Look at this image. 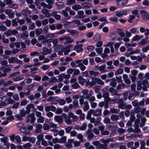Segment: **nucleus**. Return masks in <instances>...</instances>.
Listing matches in <instances>:
<instances>
[{"mask_svg":"<svg viewBox=\"0 0 149 149\" xmlns=\"http://www.w3.org/2000/svg\"><path fill=\"white\" fill-rule=\"evenodd\" d=\"M21 13L23 15L27 16L30 14V11L27 9H24L22 10Z\"/></svg>","mask_w":149,"mask_h":149,"instance_id":"nucleus-27","label":"nucleus"},{"mask_svg":"<svg viewBox=\"0 0 149 149\" xmlns=\"http://www.w3.org/2000/svg\"><path fill=\"white\" fill-rule=\"evenodd\" d=\"M51 132H53L54 135L56 136L59 135L58 130L56 129H52L50 130Z\"/></svg>","mask_w":149,"mask_h":149,"instance_id":"nucleus-50","label":"nucleus"},{"mask_svg":"<svg viewBox=\"0 0 149 149\" xmlns=\"http://www.w3.org/2000/svg\"><path fill=\"white\" fill-rule=\"evenodd\" d=\"M93 114L95 116H97L101 115V109H97L95 110L93 109Z\"/></svg>","mask_w":149,"mask_h":149,"instance_id":"nucleus-24","label":"nucleus"},{"mask_svg":"<svg viewBox=\"0 0 149 149\" xmlns=\"http://www.w3.org/2000/svg\"><path fill=\"white\" fill-rule=\"evenodd\" d=\"M43 52L42 54L43 55H46L48 54H50L52 52L51 49H48L46 47H43L42 48Z\"/></svg>","mask_w":149,"mask_h":149,"instance_id":"nucleus-14","label":"nucleus"},{"mask_svg":"<svg viewBox=\"0 0 149 149\" xmlns=\"http://www.w3.org/2000/svg\"><path fill=\"white\" fill-rule=\"evenodd\" d=\"M139 126L134 125V128L133 130L134 133H137L140 132V130L139 128Z\"/></svg>","mask_w":149,"mask_h":149,"instance_id":"nucleus-57","label":"nucleus"},{"mask_svg":"<svg viewBox=\"0 0 149 149\" xmlns=\"http://www.w3.org/2000/svg\"><path fill=\"white\" fill-rule=\"evenodd\" d=\"M56 4L57 6L59 8H61L63 6V3L59 1L56 2Z\"/></svg>","mask_w":149,"mask_h":149,"instance_id":"nucleus-44","label":"nucleus"},{"mask_svg":"<svg viewBox=\"0 0 149 149\" xmlns=\"http://www.w3.org/2000/svg\"><path fill=\"white\" fill-rule=\"evenodd\" d=\"M66 140V137L64 136H63L61 138L60 141V143H65Z\"/></svg>","mask_w":149,"mask_h":149,"instance_id":"nucleus-58","label":"nucleus"},{"mask_svg":"<svg viewBox=\"0 0 149 149\" xmlns=\"http://www.w3.org/2000/svg\"><path fill=\"white\" fill-rule=\"evenodd\" d=\"M8 66H10L9 68H4L3 70V71L4 72L3 73H6L7 72L10 71L11 70L10 68L12 67V65H8Z\"/></svg>","mask_w":149,"mask_h":149,"instance_id":"nucleus-48","label":"nucleus"},{"mask_svg":"<svg viewBox=\"0 0 149 149\" xmlns=\"http://www.w3.org/2000/svg\"><path fill=\"white\" fill-rule=\"evenodd\" d=\"M26 109L27 112V114H29L30 113L31 109H34V111H36V109L34 108V104H30L27 105Z\"/></svg>","mask_w":149,"mask_h":149,"instance_id":"nucleus-13","label":"nucleus"},{"mask_svg":"<svg viewBox=\"0 0 149 149\" xmlns=\"http://www.w3.org/2000/svg\"><path fill=\"white\" fill-rule=\"evenodd\" d=\"M96 81V83L99 84L103 85L104 84V82L99 78H97Z\"/></svg>","mask_w":149,"mask_h":149,"instance_id":"nucleus-61","label":"nucleus"},{"mask_svg":"<svg viewBox=\"0 0 149 149\" xmlns=\"http://www.w3.org/2000/svg\"><path fill=\"white\" fill-rule=\"evenodd\" d=\"M114 139L113 138H110L107 139H104L102 138L100 140V141L101 142L104 143V144H107L110 142H113Z\"/></svg>","mask_w":149,"mask_h":149,"instance_id":"nucleus-17","label":"nucleus"},{"mask_svg":"<svg viewBox=\"0 0 149 149\" xmlns=\"http://www.w3.org/2000/svg\"><path fill=\"white\" fill-rule=\"evenodd\" d=\"M20 45L22 48L20 49V51L21 52H23L26 50V45L23 42H20Z\"/></svg>","mask_w":149,"mask_h":149,"instance_id":"nucleus-37","label":"nucleus"},{"mask_svg":"<svg viewBox=\"0 0 149 149\" xmlns=\"http://www.w3.org/2000/svg\"><path fill=\"white\" fill-rule=\"evenodd\" d=\"M78 82L81 85H83L85 81V79L83 78L81 76H80L78 77Z\"/></svg>","mask_w":149,"mask_h":149,"instance_id":"nucleus-26","label":"nucleus"},{"mask_svg":"<svg viewBox=\"0 0 149 149\" xmlns=\"http://www.w3.org/2000/svg\"><path fill=\"white\" fill-rule=\"evenodd\" d=\"M42 126L39 124H36V130L35 132L36 133H40L41 131Z\"/></svg>","mask_w":149,"mask_h":149,"instance_id":"nucleus-19","label":"nucleus"},{"mask_svg":"<svg viewBox=\"0 0 149 149\" xmlns=\"http://www.w3.org/2000/svg\"><path fill=\"white\" fill-rule=\"evenodd\" d=\"M77 138L80 140V141L81 142H83V135L81 134H78L77 136Z\"/></svg>","mask_w":149,"mask_h":149,"instance_id":"nucleus-59","label":"nucleus"},{"mask_svg":"<svg viewBox=\"0 0 149 149\" xmlns=\"http://www.w3.org/2000/svg\"><path fill=\"white\" fill-rule=\"evenodd\" d=\"M89 72L90 75H94L95 76H97L99 74V72L97 71H95L93 70L89 71Z\"/></svg>","mask_w":149,"mask_h":149,"instance_id":"nucleus-43","label":"nucleus"},{"mask_svg":"<svg viewBox=\"0 0 149 149\" xmlns=\"http://www.w3.org/2000/svg\"><path fill=\"white\" fill-rule=\"evenodd\" d=\"M5 100H7V104L14 103L15 102L14 100L11 98H8V99H6Z\"/></svg>","mask_w":149,"mask_h":149,"instance_id":"nucleus-53","label":"nucleus"},{"mask_svg":"<svg viewBox=\"0 0 149 149\" xmlns=\"http://www.w3.org/2000/svg\"><path fill=\"white\" fill-rule=\"evenodd\" d=\"M55 111L57 114H61L63 112V110L61 108H58L57 109H56V111Z\"/></svg>","mask_w":149,"mask_h":149,"instance_id":"nucleus-64","label":"nucleus"},{"mask_svg":"<svg viewBox=\"0 0 149 149\" xmlns=\"http://www.w3.org/2000/svg\"><path fill=\"white\" fill-rule=\"evenodd\" d=\"M57 12L56 11H54L51 13V16L53 17L55 19L57 20H59L61 18V16L60 15H57Z\"/></svg>","mask_w":149,"mask_h":149,"instance_id":"nucleus-18","label":"nucleus"},{"mask_svg":"<svg viewBox=\"0 0 149 149\" xmlns=\"http://www.w3.org/2000/svg\"><path fill=\"white\" fill-rule=\"evenodd\" d=\"M101 36L100 34L95 35L93 37V40L96 41H99L100 40Z\"/></svg>","mask_w":149,"mask_h":149,"instance_id":"nucleus-49","label":"nucleus"},{"mask_svg":"<svg viewBox=\"0 0 149 149\" xmlns=\"http://www.w3.org/2000/svg\"><path fill=\"white\" fill-rule=\"evenodd\" d=\"M41 12L43 14L45 15V17H49L51 16V13L50 14L49 13V10L43 8Z\"/></svg>","mask_w":149,"mask_h":149,"instance_id":"nucleus-11","label":"nucleus"},{"mask_svg":"<svg viewBox=\"0 0 149 149\" xmlns=\"http://www.w3.org/2000/svg\"><path fill=\"white\" fill-rule=\"evenodd\" d=\"M125 85L124 83H121L118 84L116 87L117 90H120L124 88H125Z\"/></svg>","mask_w":149,"mask_h":149,"instance_id":"nucleus-35","label":"nucleus"},{"mask_svg":"<svg viewBox=\"0 0 149 149\" xmlns=\"http://www.w3.org/2000/svg\"><path fill=\"white\" fill-rule=\"evenodd\" d=\"M43 129L45 130H47L49 129L50 126L46 123H45L43 125Z\"/></svg>","mask_w":149,"mask_h":149,"instance_id":"nucleus-63","label":"nucleus"},{"mask_svg":"<svg viewBox=\"0 0 149 149\" xmlns=\"http://www.w3.org/2000/svg\"><path fill=\"white\" fill-rule=\"evenodd\" d=\"M86 134L87 135V138L88 139H91L94 136V135L92 133L91 130H88L86 132Z\"/></svg>","mask_w":149,"mask_h":149,"instance_id":"nucleus-21","label":"nucleus"},{"mask_svg":"<svg viewBox=\"0 0 149 149\" xmlns=\"http://www.w3.org/2000/svg\"><path fill=\"white\" fill-rule=\"evenodd\" d=\"M107 144H101L99 143L96 147L97 149H101V148H103L104 147H107Z\"/></svg>","mask_w":149,"mask_h":149,"instance_id":"nucleus-46","label":"nucleus"},{"mask_svg":"<svg viewBox=\"0 0 149 149\" xmlns=\"http://www.w3.org/2000/svg\"><path fill=\"white\" fill-rule=\"evenodd\" d=\"M116 2L117 3V5L119 6H123L125 4L127 3V0H116Z\"/></svg>","mask_w":149,"mask_h":149,"instance_id":"nucleus-15","label":"nucleus"},{"mask_svg":"<svg viewBox=\"0 0 149 149\" xmlns=\"http://www.w3.org/2000/svg\"><path fill=\"white\" fill-rule=\"evenodd\" d=\"M111 120L112 121H117L119 120V116L115 114L112 115L110 117Z\"/></svg>","mask_w":149,"mask_h":149,"instance_id":"nucleus-29","label":"nucleus"},{"mask_svg":"<svg viewBox=\"0 0 149 149\" xmlns=\"http://www.w3.org/2000/svg\"><path fill=\"white\" fill-rule=\"evenodd\" d=\"M123 78L125 82L127 84H130L131 81L130 79L128 78V75L126 74H124L123 75Z\"/></svg>","mask_w":149,"mask_h":149,"instance_id":"nucleus-20","label":"nucleus"},{"mask_svg":"<svg viewBox=\"0 0 149 149\" xmlns=\"http://www.w3.org/2000/svg\"><path fill=\"white\" fill-rule=\"evenodd\" d=\"M109 91L111 93L112 95H117L118 98H119L121 94H118L116 89L113 87H111L109 88Z\"/></svg>","mask_w":149,"mask_h":149,"instance_id":"nucleus-9","label":"nucleus"},{"mask_svg":"<svg viewBox=\"0 0 149 149\" xmlns=\"http://www.w3.org/2000/svg\"><path fill=\"white\" fill-rule=\"evenodd\" d=\"M38 118L37 120V122L38 123H43L44 121V118L42 116Z\"/></svg>","mask_w":149,"mask_h":149,"instance_id":"nucleus-56","label":"nucleus"},{"mask_svg":"<svg viewBox=\"0 0 149 149\" xmlns=\"http://www.w3.org/2000/svg\"><path fill=\"white\" fill-rule=\"evenodd\" d=\"M73 105L74 106V107L76 109L78 107L79 104L78 101L77 100H74L72 102Z\"/></svg>","mask_w":149,"mask_h":149,"instance_id":"nucleus-42","label":"nucleus"},{"mask_svg":"<svg viewBox=\"0 0 149 149\" xmlns=\"http://www.w3.org/2000/svg\"><path fill=\"white\" fill-rule=\"evenodd\" d=\"M140 13L142 17L145 20L149 19V14L147 13L146 11L144 10H142L140 11Z\"/></svg>","mask_w":149,"mask_h":149,"instance_id":"nucleus-8","label":"nucleus"},{"mask_svg":"<svg viewBox=\"0 0 149 149\" xmlns=\"http://www.w3.org/2000/svg\"><path fill=\"white\" fill-rule=\"evenodd\" d=\"M148 43V41L146 39H143L139 42V44L140 45H144L147 44Z\"/></svg>","mask_w":149,"mask_h":149,"instance_id":"nucleus-39","label":"nucleus"},{"mask_svg":"<svg viewBox=\"0 0 149 149\" xmlns=\"http://www.w3.org/2000/svg\"><path fill=\"white\" fill-rule=\"evenodd\" d=\"M40 6L43 7L44 8H46L49 9H51L52 8V5H47L44 2H41L40 3Z\"/></svg>","mask_w":149,"mask_h":149,"instance_id":"nucleus-25","label":"nucleus"},{"mask_svg":"<svg viewBox=\"0 0 149 149\" xmlns=\"http://www.w3.org/2000/svg\"><path fill=\"white\" fill-rule=\"evenodd\" d=\"M84 106L83 107V109L85 111H86L88 110L89 108V105L88 102L87 101H85L84 103Z\"/></svg>","mask_w":149,"mask_h":149,"instance_id":"nucleus-34","label":"nucleus"},{"mask_svg":"<svg viewBox=\"0 0 149 149\" xmlns=\"http://www.w3.org/2000/svg\"><path fill=\"white\" fill-rule=\"evenodd\" d=\"M88 91L87 89H84L82 91V93L83 94L82 96L83 97L86 99L89 98V97L92 95V91H90L89 93L88 94Z\"/></svg>","mask_w":149,"mask_h":149,"instance_id":"nucleus-6","label":"nucleus"},{"mask_svg":"<svg viewBox=\"0 0 149 149\" xmlns=\"http://www.w3.org/2000/svg\"><path fill=\"white\" fill-rule=\"evenodd\" d=\"M93 109L90 110L87 113L86 116V118L87 120H89L91 118V115L93 114Z\"/></svg>","mask_w":149,"mask_h":149,"instance_id":"nucleus-38","label":"nucleus"},{"mask_svg":"<svg viewBox=\"0 0 149 149\" xmlns=\"http://www.w3.org/2000/svg\"><path fill=\"white\" fill-rule=\"evenodd\" d=\"M35 120L34 114L33 113H32L27 116L26 122L28 123L30 122L31 123H32L35 122Z\"/></svg>","mask_w":149,"mask_h":149,"instance_id":"nucleus-5","label":"nucleus"},{"mask_svg":"<svg viewBox=\"0 0 149 149\" xmlns=\"http://www.w3.org/2000/svg\"><path fill=\"white\" fill-rule=\"evenodd\" d=\"M66 31L70 33L72 35L74 36H76L78 35V32L75 30L66 29Z\"/></svg>","mask_w":149,"mask_h":149,"instance_id":"nucleus-22","label":"nucleus"},{"mask_svg":"<svg viewBox=\"0 0 149 149\" xmlns=\"http://www.w3.org/2000/svg\"><path fill=\"white\" fill-rule=\"evenodd\" d=\"M143 35L139 36L138 35H136L133 37L132 40L134 41L138 40L143 38Z\"/></svg>","mask_w":149,"mask_h":149,"instance_id":"nucleus-41","label":"nucleus"},{"mask_svg":"<svg viewBox=\"0 0 149 149\" xmlns=\"http://www.w3.org/2000/svg\"><path fill=\"white\" fill-rule=\"evenodd\" d=\"M61 116L63 118L65 122L67 124L70 125L72 124V121L70 118V112L68 113V116H67L65 113H63Z\"/></svg>","mask_w":149,"mask_h":149,"instance_id":"nucleus-2","label":"nucleus"},{"mask_svg":"<svg viewBox=\"0 0 149 149\" xmlns=\"http://www.w3.org/2000/svg\"><path fill=\"white\" fill-rule=\"evenodd\" d=\"M140 143L141 146L140 147V149H146L145 146L146 145V143L143 141H140Z\"/></svg>","mask_w":149,"mask_h":149,"instance_id":"nucleus-55","label":"nucleus"},{"mask_svg":"<svg viewBox=\"0 0 149 149\" xmlns=\"http://www.w3.org/2000/svg\"><path fill=\"white\" fill-rule=\"evenodd\" d=\"M73 45H70L62 48V50L64 52L65 55L68 54V53L70 51V48Z\"/></svg>","mask_w":149,"mask_h":149,"instance_id":"nucleus-10","label":"nucleus"},{"mask_svg":"<svg viewBox=\"0 0 149 149\" xmlns=\"http://www.w3.org/2000/svg\"><path fill=\"white\" fill-rule=\"evenodd\" d=\"M132 105L134 107H138L139 102L137 100H135L132 102Z\"/></svg>","mask_w":149,"mask_h":149,"instance_id":"nucleus-62","label":"nucleus"},{"mask_svg":"<svg viewBox=\"0 0 149 149\" xmlns=\"http://www.w3.org/2000/svg\"><path fill=\"white\" fill-rule=\"evenodd\" d=\"M62 117L61 116H56L54 117V120L57 122L58 123L61 124L63 122V119Z\"/></svg>","mask_w":149,"mask_h":149,"instance_id":"nucleus-16","label":"nucleus"},{"mask_svg":"<svg viewBox=\"0 0 149 149\" xmlns=\"http://www.w3.org/2000/svg\"><path fill=\"white\" fill-rule=\"evenodd\" d=\"M106 66L105 65H103L99 66V70L100 71L103 72H106Z\"/></svg>","mask_w":149,"mask_h":149,"instance_id":"nucleus-36","label":"nucleus"},{"mask_svg":"<svg viewBox=\"0 0 149 149\" xmlns=\"http://www.w3.org/2000/svg\"><path fill=\"white\" fill-rule=\"evenodd\" d=\"M111 81L110 83V85L113 88L115 87L117 85L116 79L115 78L110 79Z\"/></svg>","mask_w":149,"mask_h":149,"instance_id":"nucleus-23","label":"nucleus"},{"mask_svg":"<svg viewBox=\"0 0 149 149\" xmlns=\"http://www.w3.org/2000/svg\"><path fill=\"white\" fill-rule=\"evenodd\" d=\"M65 40L66 41L65 42V44H67L68 43H71L73 42V40L71 38L70 36H66V39Z\"/></svg>","mask_w":149,"mask_h":149,"instance_id":"nucleus-28","label":"nucleus"},{"mask_svg":"<svg viewBox=\"0 0 149 149\" xmlns=\"http://www.w3.org/2000/svg\"><path fill=\"white\" fill-rule=\"evenodd\" d=\"M31 73L32 74H35L36 73L37 71L38 70V68L37 67H35L30 68Z\"/></svg>","mask_w":149,"mask_h":149,"instance_id":"nucleus-60","label":"nucleus"},{"mask_svg":"<svg viewBox=\"0 0 149 149\" xmlns=\"http://www.w3.org/2000/svg\"><path fill=\"white\" fill-rule=\"evenodd\" d=\"M78 66L79 67L80 69L82 71L84 70L86 68V67L82 63L79 64Z\"/></svg>","mask_w":149,"mask_h":149,"instance_id":"nucleus-51","label":"nucleus"},{"mask_svg":"<svg viewBox=\"0 0 149 149\" xmlns=\"http://www.w3.org/2000/svg\"><path fill=\"white\" fill-rule=\"evenodd\" d=\"M8 138L6 137H4L0 139V140L4 143V145L5 146L6 145L7 142Z\"/></svg>","mask_w":149,"mask_h":149,"instance_id":"nucleus-45","label":"nucleus"},{"mask_svg":"<svg viewBox=\"0 0 149 149\" xmlns=\"http://www.w3.org/2000/svg\"><path fill=\"white\" fill-rule=\"evenodd\" d=\"M8 61L10 63H16L18 64H22V61L18 60L17 58L15 57H12L8 58Z\"/></svg>","mask_w":149,"mask_h":149,"instance_id":"nucleus-4","label":"nucleus"},{"mask_svg":"<svg viewBox=\"0 0 149 149\" xmlns=\"http://www.w3.org/2000/svg\"><path fill=\"white\" fill-rule=\"evenodd\" d=\"M70 117L71 118H72V121L73 122L76 121L78 118V116H76L74 115L73 113L72 112H70Z\"/></svg>","mask_w":149,"mask_h":149,"instance_id":"nucleus-33","label":"nucleus"},{"mask_svg":"<svg viewBox=\"0 0 149 149\" xmlns=\"http://www.w3.org/2000/svg\"><path fill=\"white\" fill-rule=\"evenodd\" d=\"M77 14L80 17H81V19L85 17V16L84 15V12L82 10L79 11L77 13Z\"/></svg>","mask_w":149,"mask_h":149,"instance_id":"nucleus-47","label":"nucleus"},{"mask_svg":"<svg viewBox=\"0 0 149 149\" xmlns=\"http://www.w3.org/2000/svg\"><path fill=\"white\" fill-rule=\"evenodd\" d=\"M73 128V127L72 126H68L65 128V132L66 133H70L71 132V130H72Z\"/></svg>","mask_w":149,"mask_h":149,"instance_id":"nucleus-40","label":"nucleus"},{"mask_svg":"<svg viewBox=\"0 0 149 149\" xmlns=\"http://www.w3.org/2000/svg\"><path fill=\"white\" fill-rule=\"evenodd\" d=\"M117 103L118 104V107L119 109H130L132 107L131 104H127L124 102L123 99L122 98H120L117 100Z\"/></svg>","mask_w":149,"mask_h":149,"instance_id":"nucleus-1","label":"nucleus"},{"mask_svg":"<svg viewBox=\"0 0 149 149\" xmlns=\"http://www.w3.org/2000/svg\"><path fill=\"white\" fill-rule=\"evenodd\" d=\"M58 80L60 82L62 81L64 79H67L69 78L70 77V74H65L64 73H62L58 76Z\"/></svg>","mask_w":149,"mask_h":149,"instance_id":"nucleus-7","label":"nucleus"},{"mask_svg":"<svg viewBox=\"0 0 149 149\" xmlns=\"http://www.w3.org/2000/svg\"><path fill=\"white\" fill-rule=\"evenodd\" d=\"M91 4L88 2H85L81 4V7L83 8H87L91 7Z\"/></svg>","mask_w":149,"mask_h":149,"instance_id":"nucleus-30","label":"nucleus"},{"mask_svg":"<svg viewBox=\"0 0 149 149\" xmlns=\"http://www.w3.org/2000/svg\"><path fill=\"white\" fill-rule=\"evenodd\" d=\"M19 114L15 115V117L18 120H22L23 119L22 117H24L27 113V112L24 109H22L19 110Z\"/></svg>","mask_w":149,"mask_h":149,"instance_id":"nucleus-3","label":"nucleus"},{"mask_svg":"<svg viewBox=\"0 0 149 149\" xmlns=\"http://www.w3.org/2000/svg\"><path fill=\"white\" fill-rule=\"evenodd\" d=\"M42 29H36L35 31V32L36 33V34L37 36H38L40 35L42 33Z\"/></svg>","mask_w":149,"mask_h":149,"instance_id":"nucleus-52","label":"nucleus"},{"mask_svg":"<svg viewBox=\"0 0 149 149\" xmlns=\"http://www.w3.org/2000/svg\"><path fill=\"white\" fill-rule=\"evenodd\" d=\"M81 6L78 4L74 5L72 6V8L76 11L81 9Z\"/></svg>","mask_w":149,"mask_h":149,"instance_id":"nucleus-31","label":"nucleus"},{"mask_svg":"<svg viewBox=\"0 0 149 149\" xmlns=\"http://www.w3.org/2000/svg\"><path fill=\"white\" fill-rule=\"evenodd\" d=\"M141 123H140V126L142 127L145 125V123L147 121V119L145 117H142L141 118Z\"/></svg>","mask_w":149,"mask_h":149,"instance_id":"nucleus-32","label":"nucleus"},{"mask_svg":"<svg viewBox=\"0 0 149 149\" xmlns=\"http://www.w3.org/2000/svg\"><path fill=\"white\" fill-rule=\"evenodd\" d=\"M45 109L46 112L50 111V110L52 111H56V108L53 105L47 106L45 107Z\"/></svg>","mask_w":149,"mask_h":149,"instance_id":"nucleus-12","label":"nucleus"},{"mask_svg":"<svg viewBox=\"0 0 149 149\" xmlns=\"http://www.w3.org/2000/svg\"><path fill=\"white\" fill-rule=\"evenodd\" d=\"M28 33L27 32H25L24 33H23L21 35V38L25 39L27 37H28Z\"/></svg>","mask_w":149,"mask_h":149,"instance_id":"nucleus-54","label":"nucleus"}]
</instances>
